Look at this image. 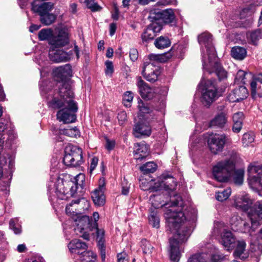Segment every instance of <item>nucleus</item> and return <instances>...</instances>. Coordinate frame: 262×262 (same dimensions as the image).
<instances>
[{
  "label": "nucleus",
  "instance_id": "a211bd4d",
  "mask_svg": "<svg viewBox=\"0 0 262 262\" xmlns=\"http://www.w3.org/2000/svg\"><path fill=\"white\" fill-rule=\"evenodd\" d=\"M50 58L55 62H66L71 59L73 52H65L62 50L50 49L49 51Z\"/></svg>",
  "mask_w": 262,
  "mask_h": 262
},
{
  "label": "nucleus",
  "instance_id": "f257e3e1",
  "mask_svg": "<svg viewBox=\"0 0 262 262\" xmlns=\"http://www.w3.org/2000/svg\"><path fill=\"white\" fill-rule=\"evenodd\" d=\"M52 93V92H50L46 97L49 107L59 109L56 115L57 120L64 123L74 122L76 119L75 113L77 111L78 106L74 100V94L70 84L65 83L58 94L53 98Z\"/></svg>",
  "mask_w": 262,
  "mask_h": 262
},
{
  "label": "nucleus",
  "instance_id": "0eeeda50",
  "mask_svg": "<svg viewBox=\"0 0 262 262\" xmlns=\"http://www.w3.org/2000/svg\"><path fill=\"white\" fill-rule=\"evenodd\" d=\"M250 223H243V232H248L251 235L260 225V220H262V202L257 201L248 213Z\"/></svg>",
  "mask_w": 262,
  "mask_h": 262
},
{
  "label": "nucleus",
  "instance_id": "69168bd1",
  "mask_svg": "<svg viewBox=\"0 0 262 262\" xmlns=\"http://www.w3.org/2000/svg\"><path fill=\"white\" fill-rule=\"evenodd\" d=\"M243 126V123L242 122H233L232 127V130L234 133H239Z\"/></svg>",
  "mask_w": 262,
  "mask_h": 262
},
{
  "label": "nucleus",
  "instance_id": "603ef678",
  "mask_svg": "<svg viewBox=\"0 0 262 262\" xmlns=\"http://www.w3.org/2000/svg\"><path fill=\"white\" fill-rule=\"evenodd\" d=\"M150 201L153 206L156 208H159L163 206L162 202L161 200L160 196L154 195L153 197H150Z\"/></svg>",
  "mask_w": 262,
  "mask_h": 262
},
{
  "label": "nucleus",
  "instance_id": "ea45409f",
  "mask_svg": "<svg viewBox=\"0 0 262 262\" xmlns=\"http://www.w3.org/2000/svg\"><path fill=\"white\" fill-rule=\"evenodd\" d=\"M56 16L52 13H47L40 17V21L45 25H50L55 20Z\"/></svg>",
  "mask_w": 262,
  "mask_h": 262
},
{
  "label": "nucleus",
  "instance_id": "c85d7f7f",
  "mask_svg": "<svg viewBox=\"0 0 262 262\" xmlns=\"http://www.w3.org/2000/svg\"><path fill=\"white\" fill-rule=\"evenodd\" d=\"M262 176H248V183L250 187L254 190L258 191L262 189Z\"/></svg>",
  "mask_w": 262,
  "mask_h": 262
},
{
  "label": "nucleus",
  "instance_id": "4be33fe9",
  "mask_svg": "<svg viewBox=\"0 0 262 262\" xmlns=\"http://www.w3.org/2000/svg\"><path fill=\"white\" fill-rule=\"evenodd\" d=\"M137 85L139 93L143 99L149 100L154 97V92L153 90L141 77L138 78Z\"/></svg>",
  "mask_w": 262,
  "mask_h": 262
},
{
  "label": "nucleus",
  "instance_id": "a878e982",
  "mask_svg": "<svg viewBox=\"0 0 262 262\" xmlns=\"http://www.w3.org/2000/svg\"><path fill=\"white\" fill-rule=\"evenodd\" d=\"M237 240L231 231H226L221 236V243L228 250L233 249L235 247Z\"/></svg>",
  "mask_w": 262,
  "mask_h": 262
},
{
  "label": "nucleus",
  "instance_id": "79ce46f5",
  "mask_svg": "<svg viewBox=\"0 0 262 262\" xmlns=\"http://www.w3.org/2000/svg\"><path fill=\"white\" fill-rule=\"evenodd\" d=\"M53 36V32L50 29H43L38 33V38L40 40H49Z\"/></svg>",
  "mask_w": 262,
  "mask_h": 262
},
{
  "label": "nucleus",
  "instance_id": "b1692460",
  "mask_svg": "<svg viewBox=\"0 0 262 262\" xmlns=\"http://www.w3.org/2000/svg\"><path fill=\"white\" fill-rule=\"evenodd\" d=\"M68 247L71 253L79 255H81L87 248V246L85 243L77 239L71 241L68 244Z\"/></svg>",
  "mask_w": 262,
  "mask_h": 262
},
{
  "label": "nucleus",
  "instance_id": "13d9d810",
  "mask_svg": "<svg viewBox=\"0 0 262 262\" xmlns=\"http://www.w3.org/2000/svg\"><path fill=\"white\" fill-rule=\"evenodd\" d=\"M117 119L119 124L122 125L127 120V115L125 111H121L118 113Z\"/></svg>",
  "mask_w": 262,
  "mask_h": 262
},
{
  "label": "nucleus",
  "instance_id": "bf43d9fd",
  "mask_svg": "<svg viewBox=\"0 0 262 262\" xmlns=\"http://www.w3.org/2000/svg\"><path fill=\"white\" fill-rule=\"evenodd\" d=\"M244 118V114L242 112H238L234 113L233 115V122H242L243 123Z\"/></svg>",
  "mask_w": 262,
  "mask_h": 262
},
{
  "label": "nucleus",
  "instance_id": "58836bf2",
  "mask_svg": "<svg viewBox=\"0 0 262 262\" xmlns=\"http://www.w3.org/2000/svg\"><path fill=\"white\" fill-rule=\"evenodd\" d=\"M226 231H229L223 222H216L214 224L213 233L215 235H223Z\"/></svg>",
  "mask_w": 262,
  "mask_h": 262
},
{
  "label": "nucleus",
  "instance_id": "680f3d73",
  "mask_svg": "<svg viewBox=\"0 0 262 262\" xmlns=\"http://www.w3.org/2000/svg\"><path fill=\"white\" fill-rule=\"evenodd\" d=\"M155 46L158 49H162L164 48V37L161 36L156 39L155 42Z\"/></svg>",
  "mask_w": 262,
  "mask_h": 262
},
{
  "label": "nucleus",
  "instance_id": "5fc2aeb1",
  "mask_svg": "<svg viewBox=\"0 0 262 262\" xmlns=\"http://www.w3.org/2000/svg\"><path fill=\"white\" fill-rule=\"evenodd\" d=\"M163 23L159 21H154L149 27L152 29L154 34L157 35L158 33H159L163 28Z\"/></svg>",
  "mask_w": 262,
  "mask_h": 262
},
{
  "label": "nucleus",
  "instance_id": "c03bdc74",
  "mask_svg": "<svg viewBox=\"0 0 262 262\" xmlns=\"http://www.w3.org/2000/svg\"><path fill=\"white\" fill-rule=\"evenodd\" d=\"M61 132L63 135L71 137H76L79 136V132L76 127L64 129Z\"/></svg>",
  "mask_w": 262,
  "mask_h": 262
},
{
  "label": "nucleus",
  "instance_id": "aec40b11",
  "mask_svg": "<svg viewBox=\"0 0 262 262\" xmlns=\"http://www.w3.org/2000/svg\"><path fill=\"white\" fill-rule=\"evenodd\" d=\"M248 95L245 86L240 85L229 93L227 99L231 102H237L246 99Z\"/></svg>",
  "mask_w": 262,
  "mask_h": 262
},
{
  "label": "nucleus",
  "instance_id": "a18cd8bd",
  "mask_svg": "<svg viewBox=\"0 0 262 262\" xmlns=\"http://www.w3.org/2000/svg\"><path fill=\"white\" fill-rule=\"evenodd\" d=\"M138 109L139 110V115L142 114H148L150 112V109L147 103H144L142 100L139 99L138 101Z\"/></svg>",
  "mask_w": 262,
  "mask_h": 262
},
{
  "label": "nucleus",
  "instance_id": "423d86ee",
  "mask_svg": "<svg viewBox=\"0 0 262 262\" xmlns=\"http://www.w3.org/2000/svg\"><path fill=\"white\" fill-rule=\"evenodd\" d=\"M177 185L176 180L172 176L165 174V191H170L172 194L170 195V202L165 203V214H166L168 216L171 214V211H182V198L173 192Z\"/></svg>",
  "mask_w": 262,
  "mask_h": 262
},
{
  "label": "nucleus",
  "instance_id": "e2e57ef3",
  "mask_svg": "<svg viewBox=\"0 0 262 262\" xmlns=\"http://www.w3.org/2000/svg\"><path fill=\"white\" fill-rule=\"evenodd\" d=\"M98 249L100 251V255L102 259V262H105V246L104 244H99L98 245Z\"/></svg>",
  "mask_w": 262,
  "mask_h": 262
},
{
  "label": "nucleus",
  "instance_id": "393cba45",
  "mask_svg": "<svg viewBox=\"0 0 262 262\" xmlns=\"http://www.w3.org/2000/svg\"><path fill=\"white\" fill-rule=\"evenodd\" d=\"M104 184H100L99 187L96 189L92 193V198L96 205L98 206L103 205L105 202L104 195Z\"/></svg>",
  "mask_w": 262,
  "mask_h": 262
},
{
  "label": "nucleus",
  "instance_id": "2f4dec72",
  "mask_svg": "<svg viewBox=\"0 0 262 262\" xmlns=\"http://www.w3.org/2000/svg\"><path fill=\"white\" fill-rule=\"evenodd\" d=\"M149 62L148 63L152 64L153 67L157 68L160 64L164 62V54H151L148 55Z\"/></svg>",
  "mask_w": 262,
  "mask_h": 262
},
{
  "label": "nucleus",
  "instance_id": "49530a36",
  "mask_svg": "<svg viewBox=\"0 0 262 262\" xmlns=\"http://www.w3.org/2000/svg\"><path fill=\"white\" fill-rule=\"evenodd\" d=\"M155 35L156 34H154L152 29H151V28L148 27L146 29L144 30V32L142 33L141 38L143 41H147L153 39Z\"/></svg>",
  "mask_w": 262,
  "mask_h": 262
},
{
  "label": "nucleus",
  "instance_id": "4468645a",
  "mask_svg": "<svg viewBox=\"0 0 262 262\" xmlns=\"http://www.w3.org/2000/svg\"><path fill=\"white\" fill-rule=\"evenodd\" d=\"M53 74L56 80L62 82V84L59 85L58 92L65 83H68L71 86V91H73L70 81L67 80L72 75V70L70 64H67L55 69L53 71Z\"/></svg>",
  "mask_w": 262,
  "mask_h": 262
},
{
  "label": "nucleus",
  "instance_id": "ddd939ff",
  "mask_svg": "<svg viewBox=\"0 0 262 262\" xmlns=\"http://www.w3.org/2000/svg\"><path fill=\"white\" fill-rule=\"evenodd\" d=\"M252 204V200L247 193L243 192L234 196V206L237 209L247 212L248 215L250 210L254 206V204L253 205Z\"/></svg>",
  "mask_w": 262,
  "mask_h": 262
},
{
  "label": "nucleus",
  "instance_id": "6e6d98bb",
  "mask_svg": "<svg viewBox=\"0 0 262 262\" xmlns=\"http://www.w3.org/2000/svg\"><path fill=\"white\" fill-rule=\"evenodd\" d=\"M133 94L130 92H126L123 95V101L126 106H130V102L133 99Z\"/></svg>",
  "mask_w": 262,
  "mask_h": 262
},
{
  "label": "nucleus",
  "instance_id": "338daca9",
  "mask_svg": "<svg viewBox=\"0 0 262 262\" xmlns=\"http://www.w3.org/2000/svg\"><path fill=\"white\" fill-rule=\"evenodd\" d=\"M98 159L96 157H94L91 159L90 171L91 173L96 168L98 164Z\"/></svg>",
  "mask_w": 262,
  "mask_h": 262
},
{
  "label": "nucleus",
  "instance_id": "412c9836",
  "mask_svg": "<svg viewBox=\"0 0 262 262\" xmlns=\"http://www.w3.org/2000/svg\"><path fill=\"white\" fill-rule=\"evenodd\" d=\"M133 134L136 138L149 136L151 134V128L149 124L142 120L137 122L134 126Z\"/></svg>",
  "mask_w": 262,
  "mask_h": 262
},
{
  "label": "nucleus",
  "instance_id": "39448f33",
  "mask_svg": "<svg viewBox=\"0 0 262 262\" xmlns=\"http://www.w3.org/2000/svg\"><path fill=\"white\" fill-rule=\"evenodd\" d=\"M84 180L85 176L82 173L77 175L74 178V181L58 178L53 187L51 184L49 186L48 191L60 200H67L74 194L79 187L83 188Z\"/></svg>",
  "mask_w": 262,
  "mask_h": 262
},
{
  "label": "nucleus",
  "instance_id": "cd10ccee",
  "mask_svg": "<svg viewBox=\"0 0 262 262\" xmlns=\"http://www.w3.org/2000/svg\"><path fill=\"white\" fill-rule=\"evenodd\" d=\"M177 20L174 13L173 9L170 8L165 9V25L169 27H176Z\"/></svg>",
  "mask_w": 262,
  "mask_h": 262
},
{
  "label": "nucleus",
  "instance_id": "37998d69",
  "mask_svg": "<svg viewBox=\"0 0 262 262\" xmlns=\"http://www.w3.org/2000/svg\"><path fill=\"white\" fill-rule=\"evenodd\" d=\"M93 228L95 229L97 233V241L98 242V245L104 244V230L103 229H99L98 223H96L94 225Z\"/></svg>",
  "mask_w": 262,
  "mask_h": 262
},
{
  "label": "nucleus",
  "instance_id": "6e6552de",
  "mask_svg": "<svg viewBox=\"0 0 262 262\" xmlns=\"http://www.w3.org/2000/svg\"><path fill=\"white\" fill-rule=\"evenodd\" d=\"M63 162L68 166L76 167L83 163L82 150L72 144L66 146Z\"/></svg>",
  "mask_w": 262,
  "mask_h": 262
},
{
  "label": "nucleus",
  "instance_id": "f03ea898",
  "mask_svg": "<svg viewBox=\"0 0 262 262\" xmlns=\"http://www.w3.org/2000/svg\"><path fill=\"white\" fill-rule=\"evenodd\" d=\"M166 220L174 232L173 238L169 239V258L173 262H179L181 257L180 246L187 241L190 230L184 223L186 217L182 211H171V214L167 216Z\"/></svg>",
  "mask_w": 262,
  "mask_h": 262
},
{
  "label": "nucleus",
  "instance_id": "a19ab883",
  "mask_svg": "<svg viewBox=\"0 0 262 262\" xmlns=\"http://www.w3.org/2000/svg\"><path fill=\"white\" fill-rule=\"evenodd\" d=\"M262 38V30H256L250 33L249 39L251 43L254 45H256L257 41Z\"/></svg>",
  "mask_w": 262,
  "mask_h": 262
},
{
  "label": "nucleus",
  "instance_id": "09e8293b",
  "mask_svg": "<svg viewBox=\"0 0 262 262\" xmlns=\"http://www.w3.org/2000/svg\"><path fill=\"white\" fill-rule=\"evenodd\" d=\"M149 222L154 227L158 228L159 227L160 220L158 216L155 212H151L149 216Z\"/></svg>",
  "mask_w": 262,
  "mask_h": 262
},
{
  "label": "nucleus",
  "instance_id": "2eb2a0df",
  "mask_svg": "<svg viewBox=\"0 0 262 262\" xmlns=\"http://www.w3.org/2000/svg\"><path fill=\"white\" fill-rule=\"evenodd\" d=\"M227 137L224 134H215L208 139V145L211 152L216 154L222 151Z\"/></svg>",
  "mask_w": 262,
  "mask_h": 262
},
{
  "label": "nucleus",
  "instance_id": "de8ad7c7",
  "mask_svg": "<svg viewBox=\"0 0 262 262\" xmlns=\"http://www.w3.org/2000/svg\"><path fill=\"white\" fill-rule=\"evenodd\" d=\"M254 140V135L252 133H245L242 138V143L244 146H247L253 143Z\"/></svg>",
  "mask_w": 262,
  "mask_h": 262
},
{
  "label": "nucleus",
  "instance_id": "473e14b6",
  "mask_svg": "<svg viewBox=\"0 0 262 262\" xmlns=\"http://www.w3.org/2000/svg\"><path fill=\"white\" fill-rule=\"evenodd\" d=\"M97 257V254L92 251L84 250L79 255V257L83 262H95Z\"/></svg>",
  "mask_w": 262,
  "mask_h": 262
},
{
  "label": "nucleus",
  "instance_id": "052dcab7",
  "mask_svg": "<svg viewBox=\"0 0 262 262\" xmlns=\"http://www.w3.org/2000/svg\"><path fill=\"white\" fill-rule=\"evenodd\" d=\"M105 74L106 75L111 76L114 72V67L112 62L108 60L106 61L105 62Z\"/></svg>",
  "mask_w": 262,
  "mask_h": 262
},
{
  "label": "nucleus",
  "instance_id": "bb28decb",
  "mask_svg": "<svg viewBox=\"0 0 262 262\" xmlns=\"http://www.w3.org/2000/svg\"><path fill=\"white\" fill-rule=\"evenodd\" d=\"M227 122V118L225 113L221 112L215 116L210 121L209 125L211 127H217L223 128Z\"/></svg>",
  "mask_w": 262,
  "mask_h": 262
},
{
  "label": "nucleus",
  "instance_id": "7c9ffc66",
  "mask_svg": "<svg viewBox=\"0 0 262 262\" xmlns=\"http://www.w3.org/2000/svg\"><path fill=\"white\" fill-rule=\"evenodd\" d=\"M246 246V242L244 240L237 241L236 242L235 249L234 252V255L236 257H238L241 258H245L246 257L244 256V252L245 251Z\"/></svg>",
  "mask_w": 262,
  "mask_h": 262
},
{
  "label": "nucleus",
  "instance_id": "6ab92c4d",
  "mask_svg": "<svg viewBox=\"0 0 262 262\" xmlns=\"http://www.w3.org/2000/svg\"><path fill=\"white\" fill-rule=\"evenodd\" d=\"M53 7L52 3L46 2L45 0H34L32 4V11L38 13L40 16L49 13Z\"/></svg>",
  "mask_w": 262,
  "mask_h": 262
},
{
  "label": "nucleus",
  "instance_id": "72a5a7b5",
  "mask_svg": "<svg viewBox=\"0 0 262 262\" xmlns=\"http://www.w3.org/2000/svg\"><path fill=\"white\" fill-rule=\"evenodd\" d=\"M157 168V164L153 162H149L141 166L140 169L144 174L155 172Z\"/></svg>",
  "mask_w": 262,
  "mask_h": 262
},
{
  "label": "nucleus",
  "instance_id": "1a4fd4ad",
  "mask_svg": "<svg viewBox=\"0 0 262 262\" xmlns=\"http://www.w3.org/2000/svg\"><path fill=\"white\" fill-rule=\"evenodd\" d=\"M219 97L215 81L207 80L202 91L201 101L205 106H209Z\"/></svg>",
  "mask_w": 262,
  "mask_h": 262
},
{
  "label": "nucleus",
  "instance_id": "20e7f679",
  "mask_svg": "<svg viewBox=\"0 0 262 262\" xmlns=\"http://www.w3.org/2000/svg\"><path fill=\"white\" fill-rule=\"evenodd\" d=\"M212 174L219 182H225L232 179L235 184L241 185L243 183L244 170L235 169L233 160L228 159L220 161L214 166Z\"/></svg>",
  "mask_w": 262,
  "mask_h": 262
},
{
  "label": "nucleus",
  "instance_id": "4d7b16f0",
  "mask_svg": "<svg viewBox=\"0 0 262 262\" xmlns=\"http://www.w3.org/2000/svg\"><path fill=\"white\" fill-rule=\"evenodd\" d=\"M9 226L15 234H19L21 232L20 226L18 224L15 223V220H11L10 221Z\"/></svg>",
  "mask_w": 262,
  "mask_h": 262
},
{
  "label": "nucleus",
  "instance_id": "f8f14e48",
  "mask_svg": "<svg viewBox=\"0 0 262 262\" xmlns=\"http://www.w3.org/2000/svg\"><path fill=\"white\" fill-rule=\"evenodd\" d=\"M200 45H204L207 51L208 60L214 61L216 59V53L212 45V35L208 33H203L198 36Z\"/></svg>",
  "mask_w": 262,
  "mask_h": 262
},
{
  "label": "nucleus",
  "instance_id": "f3484780",
  "mask_svg": "<svg viewBox=\"0 0 262 262\" xmlns=\"http://www.w3.org/2000/svg\"><path fill=\"white\" fill-rule=\"evenodd\" d=\"M161 73L160 66L154 68L152 64L148 63L147 62H144L142 74L147 81L155 82L158 79Z\"/></svg>",
  "mask_w": 262,
  "mask_h": 262
},
{
  "label": "nucleus",
  "instance_id": "9d476101",
  "mask_svg": "<svg viewBox=\"0 0 262 262\" xmlns=\"http://www.w3.org/2000/svg\"><path fill=\"white\" fill-rule=\"evenodd\" d=\"M164 185V176L161 175L156 179H152L147 176H142L140 179V187L144 191L150 192L160 190Z\"/></svg>",
  "mask_w": 262,
  "mask_h": 262
},
{
  "label": "nucleus",
  "instance_id": "e433bc0d",
  "mask_svg": "<svg viewBox=\"0 0 262 262\" xmlns=\"http://www.w3.org/2000/svg\"><path fill=\"white\" fill-rule=\"evenodd\" d=\"M231 190L230 188H227L222 191L216 192L215 197L219 201L223 202L227 200L230 195Z\"/></svg>",
  "mask_w": 262,
  "mask_h": 262
},
{
  "label": "nucleus",
  "instance_id": "774afa93",
  "mask_svg": "<svg viewBox=\"0 0 262 262\" xmlns=\"http://www.w3.org/2000/svg\"><path fill=\"white\" fill-rule=\"evenodd\" d=\"M117 262H128L126 254L125 253H120L117 254Z\"/></svg>",
  "mask_w": 262,
  "mask_h": 262
},
{
  "label": "nucleus",
  "instance_id": "f704fd0d",
  "mask_svg": "<svg viewBox=\"0 0 262 262\" xmlns=\"http://www.w3.org/2000/svg\"><path fill=\"white\" fill-rule=\"evenodd\" d=\"M150 17L155 21L164 23V10L155 9L150 12Z\"/></svg>",
  "mask_w": 262,
  "mask_h": 262
},
{
  "label": "nucleus",
  "instance_id": "8fccbe9b",
  "mask_svg": "<svg viewBox=\"0 0 262 262\" xmlns=\"http://www.w3.org/2000/svg\"><path fill=\"white\" fill-rule=\"evenodd\" d=\"M141 246L144 253L149 254L151 253L152 247L147 240L142 239L141 242Z\"/></svg>",
  "mask_w": 262,
  "mask_h": 262
},
{
  "label": "nucleus",
  "instance_id": "864d4df0",
  "mask_svg": "<svg viewBox=\"0 0 262 262\" xmlns=\"http://www.w3.org/2000/svg\"><path fill=\"white\" fill-rule=\"evenodd\" d=\"M84 3L88 8L92 11H97L101 9V7L97 3H95L94 0H84Z\"/></svg>",
  "mask_w": 262,
  "mask_h": 262
},
{
  "label": "nucleus",
  "instance_id": "0e129e2a",
  "mask_svg": "<svg viewBox=\"0 0 262 262\" xmlns=\"http://www.w3.org/2000/svg\"><path fill=\"white\" fill-rule=\"evenodd\" d=\"M129 57L132 61L137 60L138 57V52L136 49H132L129 51Z\"/></svg>",
  "mask_w": 262,
  "mask_h": 262
},
{
  "label": "nucleus",
  "instance_id": "c9c22d12",
  "mask_svg": "<svg viewBox=\"0 0 262 262\" xmlns=\"http://www.w3.org/2000/svg\"><path fill=\"white\" fill-rule=\"evenodd\" d=\"M248 176H262V166L251 164L248 168Z\"/></svg>",
  "mask_w": 262,
  "mask_h": 262
},
{
  "label": "nucleus",
  "instance_id": "3c124183",
  "mask_svg": "<svg viewBox=\"0 0 262 262\" xmlns=\"http://www.w3.org/2000/svg\"><path fill=\"white\" fill-rule=\"evenodd\" d=\"M247 73L243 70H239L235 76V82L238 84L245 83V76H246Z\"/></svg>",
  "mask_w": 262,
  "mask_h": 262
},
{
  "label": "nucleus",
  "instance_id": "dca6fc26",
  "mask_svg": "<svg viewBox=\"0 0 262 262\" xmlns=\"http://www.w3.org/2000/svg\"><path fill=\"white\" fill-rule=\"evenodd\" d=\"M69 43V37L68 33L63 30L59 31L57 35H53L49 41V44L51 46V49H56L68 45Z\"/></svg>",
  "mask_w": 262,
  "mask_h": 262
},
{
  "label": "nucleus",
  "instance_id": "7ed1b4c3",
  "mask_svg": "<svg viewBox=\"0 0 262 262\" xmlns=\"http://www.w3.org/2000/svg\"><path fill=\"white\" fill-rule=\"evenodd\" d=\"M89 206V202L82 198L73 200L66 207L67 214L73 220L74 225L76 226L74 232L78 236L86 240L90 237L88 230L90 227V220L89 216L82 215L80 211L81 210L88 209Z\"/></svg>",
  "mask_w": 262,
  "mask_h": 262
},
{
  "label": "nucleus",
  "instance_id": "9b49d317",
  "mask_svg": "<svg viewBox=\"0 0 262 262\" xmlns=\"http://www.w3.org/2000/svg\"><path fill=\"white\" fill-rule=\"evenodd\" d=\"M202 61L203 68L209 74L213 72L218 77L220 80H223L227 78V72L222 67L219 63L217 62V57L214 61H210L208 60V63L206 61V56L205 55L202 56Z\"/></svg>",
  "mask_w": 262,
  "mask_h": 262
},
{
  "label": "nucleus",
  "instance_id": "5701e85b",
  "mask_svg": "<svg viewBox=\"0 0 262 262\" xmlns=\"http://www.w3.org/2000/svg\"><path fill=\"white\" fill-rule=\"evenodd\" d=\"M134 157L136 159L142 160L147 157L149 152V148L145 143H137L134 147Z\"/></svg>",
  "mask_w": 262,
  "mask_h": 262
},
{
  "label": "nucleus",
  "instance_id": "c756f323",
  "mask_svg": "<svg viewBox=\"0 0 262 262\" xmlns=\"http://www.w3.org/2000/svg\"><path fill=\"white\" fill-rule=\"evenodd\" d=\"M231 54L234 59L241 60L246 57L247 51L243 47L236 46L232 48Z\"/></svg>",
  "mask_w": 262,
  "mask_h": 262
},
{
  "label": "nucleus",
  "instance_id": "4c0bfd02",
  "mask_svg": "<svg viewBox=\"0 0 262 262\" xmlns=\"http://www.w3.org/2000/svg\"><path fill=\"white\" fill-rule=\"evenodd\" d=\"M206 255L203 253H196L191 255L187 260V262H212L211 260L206 259Z\"/></svg>",
  "mask_w": 262,
  "mask_h": 262
}]
</instances>
